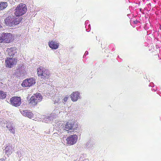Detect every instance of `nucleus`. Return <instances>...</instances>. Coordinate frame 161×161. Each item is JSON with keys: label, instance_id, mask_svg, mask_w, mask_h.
Returning <instances> with one entry per match:
<instances>
[{"label": "nucleus", "instance_id": "8", "mask_svg": "<svg viewBox=\"0 0 161 161\" xmlns=\"http://www.w3.org/2000/svg\"><path fill=\"white\" fill-rule=\"evenodd\" d=\"M17 60L14 58H8L5 60L6 67L12 68L17 64Z\"/></svg>", "mask_w": 161, "mask_h": 161}, {"label": "nucleus", "instance_id": "3", "mask_svg": "<svg viewBox=\"0 0 161 161\" xmlns=\"http://www.w3.org/2000/svg\"><path fill=\"white\" fill-rule=\"evenodd\" d=\"M21 20V19L19 18H12L11 16L7 17L4 20L5 24L9 26L18 24Z\"/></svg>", "mask_w": 161, "mask_h": 161}, {"label": "nucleus", "instance_id": "13", "mask_svg": "<svg viewBox=\"0 0 161 161\" xmlns=\"http://www.w3.org/2000/svg\"><path fill=\"white\" fill-rule=\"evenodd\" d=\"M74 124L72 122H67L66 123L64 129L67 131L73 129Z\"/></svg>", "mask_w": 161, "mask_h": 161}, {"label": "nucleus", "instance_id": "15", "mask_svg": "<svg viewBox=\"0 0 161 161\" xmlns=\"http://www.w3.org/2000/svg\"><path fill=\"white\" fill-rule=\"evenodd\" d=\"M8 4L7 2H3L0 3V10H3L7 7Z\"/></svg>", "mask_w": 161, "mask_h": 161}, {"label": "nucleus", "instance_id": "22", "mask_svg": "<svg viewBox=\"0 0 161 161\" xmlns=\"http://www.w3.org/2000/svg\"><path fill=\"white\" fill-rule=\"evenodd\" d=\"M1 161H5V159L3 158H2L0 159Z\"/></svg>", "mask_w": 161, "mask_h": 161}, {"label": "nucleus", "instance_id": "9", "mask_svg": "<svg viewBox=\"0 0 161 161\" xmlns=\"http://www.w3.org/2000/svg\"><path fill=\"white\" fill-rule=\"evenodd\" d=\"M48 45L50 48L53 49H56L58 48L59 43L56 42L51 41L48 42Z\"/></svg>", "mask_w": 161, "mask_h": 161}, {"label": "nucleus", "instance_id": "21", "mask_svg": "<svg viewBox=\"0 0 161 161\" xmlns=\"http://www.w3.org/2000/svg\"><path fill=\"white\" fill-rule=\"evenodd\" d=\"M5 153H7L8 152H9L10 151V147L9 146H7L5 148Z\"/></svg>", "mask_w": 161, "mask_h": 161}, {"label": "nucleus", "instance_id": "12", "mask_svg": "<svg viewBox=\"0 0 161 161\" xmlns=\"http://www.w3.org/2000/svg\"><path fill=\"white\" fill-rule=\"evenodd\" d=\"M22 114L23 115L26 117H27L30 118H32L33 116V113L27 110H23L22 112Z\"/></svg>", "mask_w": 161, "mask_h": 161}, {"label": "nucleus", "instance_id": "24", "mask_svg": "<svg viewBox=\"0 0 161 161\" xmlns=\"http://www.w3.org/2000/svg\"><path fill=\"white\" fill-rule=\"evenodd\" d=\"M137 23V22H136V23Z\"/></svg>", "mask_w": 161, "mask_h": 161}, {"label": "nucleus", "instance_id": "2", "mask_svg": "<svg viewBox=\"0 0 161 161\" xmlns=\"http://www.w3.org/2000/svg\"><path fill=\"white\" fill-rule=\"evenodd\" d=\"M14 39L10 33L0 34V42L9 43L13 41Z\"/></svg>", "mask_w": 161, "mask_h": 161}, {"label": "nucleus", "instance_id": "10", "mask_svg": "<svg viewBox=\"0 0 161 161\" xmlns=\"http://www.w3.org/2000/svg\"><path fill=\"white\" fill-rule=\"evenodd\" d=\"M80 93L78 92H73L70 95V98L72 101H76L79 97Z\"/></svg>", "mask_w": 161, "mask_h": 161}, {"label": "nucleus", "instance_id": "7", "mask_svg": "<svg viewBox=\"0 0 161 161\" xmlns=\"http://www.w3.org/2000/svg\"><path fill=\"white\" fill-rule=\"evenodd\" d=\"M78 137L76 135H70L66 139L67 143L70 145H73L77 142Z\"/></svg>", "mask_w": 161, "mask_h": 161}, {"label": "nucleus", "instance_id": "18", "mask_svg": "<svg viewBox=\"0 0 161 161\" xmlns=\"http://www.w3.org/2000/svg\"><path fill=\"white\" fill-rule=\"evenodd\" d=\"M6 96V94L3 91L0 90V99H4Z\"/></svg>", "mask_w": 161, "mask_h": 161}, {"label": "nucleus", "instance_id": "1", "mask_svg": "<svg viewBox=\"0 0 161 161\" xmlns=\"http://www.w3.org/2000/svg\"><path fill=\"white\" fill-rule=\"evenodd\" d=\"M26 11V5L24 4L21 3L16 8L14 14L16 16H20L24 14Z\"/></svg>", "mask_w": 161, "mask_h": 161}, {"label": "nucleus", "instance_id": "19", "mask_svg": "<svg viewBox=\"0 0 161 161\" xmlns=\"http://www.w3.org/2000/svg\"><path fill=\"white\" fill-rule=\"evenodd\" d=\"M24 67H22V66H20L18 67V69H17V71H18L20 73V74L21 73H25V70L24 69Z\"/></svg>", "mask_w": 161, "mask_h": 161}, {"label": "nucleus", "instance_id": "14", "mask_svg": "<svg viewBox=\"0 0 161 161\" xmlns=\"http://www.w3.org/2000/svg\"><path fill=\"white\" fill-rule=\"evenodd\" d=\"M6 127L8 129V130L11 133L14 134L15 133V130L14 129L13 126L11 124H8L6 126Z\"/></svg>", "mask_w": 161, "mask_h": 161}, {"label": "nucleus", "instance_id": "23", "mask_svg": "<svg viewBox=\"0 0 161 161\" xmlns=\"http://www.w3.org/2000/svg\"><path fill=\"white\" fill-rule=\"evenodd\" d=\"M136 22H138V21H136Z\"/></svg>", "mask_w": 161, "mask_h": 161}, {"label": "nucleus", "instance_id": "11", "mask_svg": "<svg viewBox=\"0 0 161 161\" xmlns=\"http://www.w3.org/2000/svg\"><path fill=\"white\" fill-rule=\"evenodd\" d=\"M7 51L8 52V54L9 56H13L16 53V47H11L8 48Z\"/></svg>", "mask_w": 161, "mask_h": 161}, {"label": "nucleus", "instance_id": "20", "mask_svg": "<svg viewBox=\"0 0 161 161\" xmlns=\"http://www.w3.org/2000/svg\"><path fill=\"white\" fill-rule=\"evenodd\" d=\"M68 97H63L62 98V102L64 104H65V103L68 100Z\"/></svg>", "mask_w": 161, "mask_h": 161}, {"label": "nucleus", "instance_id": "4", "mask_svg": "<svg viewBox=\"0 0 161 161\" xmlns=\"http://www.w3.org/2000/svg\"><path fill=\"white\" fill-rule=\"evenodd\" d=\"M42 97L40 93L34 94L30 98V103L33 105H36L42 101Z\"/></svg>", "mask_w": 161, "mask_h": 161}, {"label": "nucleus", "instance_id": "16", "mask_svg": "<svg viewBox=\"0 0 161 161\" xmlns=\"http://www.w3.org/2000/svg\"><path fill=\"white\" fill-rule=\"evenodd\" d=\"M22 86L23 87H30V84L28 81V79L25 80L22 84Z\"/></svg>", "mask_w": 161, "mask_h": 161}, {"label": "nucleus", "instance_id": "17", "mask_svg": "<svg viewBox=\"0 0 161 161\" xmlns=\"http://www.w3.org/2000/svg\"><path fill=\"white\" fill-rule=\"evenodd\" d=\"M28 80L30 84V86L34 85L36 83L35 80L33 78H30L29 79H28Z\"/></svg>", "mask_w": 161, "mask_h": 161}, {"label": "nucleus", "instance_id": "6", "mask_svg": "<svg viewBox=\"0 0 161 161\" xmlns=\"http://www.w3.org/2000/svg\"><path fill=\"white\" fill-rule=\"evenodd\" d=\"M10 102L12 105L16 107L19 106L21 103V98L17 96L12 97Z\"/></svg>", "mask_w": 161, "mask_h": 161}, {"label": "nucleus", "instance_id": "5", "mask_svg": "<svg viewBox=\"0 0 161 161\" xmlns=\"http://www.w3.org/2000/svg\"><path fill=\"white\" fill-rule=\"evenodd\" d=\"M37 72L38 76H41L42 78L47 79L50 75V73L48 70H46L44 68L40 67L37 69Z\"/></svg>", "mask_w": 161, "mask_h": 161}]
</instances>
